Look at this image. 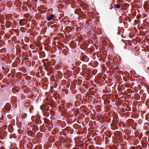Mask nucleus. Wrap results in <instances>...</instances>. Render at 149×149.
Segmentation results:
<instances>
[{"mask_svg":"<svg viewBox=\"0 0 149 149\" xmlns=\"http://www.w3.org/2000/svg\"><path fill=\"white\" fill-rule=\"evenodd\" d=\"M54 17V15L52 14H51L49 16H48L47 18V19L48 21H50L52 19L53 17Z\"/></svg>","mask_w":149,"mask_h":149,"instance_id":"1","label":"nucleus"},{"mask_svg":"<svg viewBox=\"0 0 149 149\" xmlns=\"http://www.w3.org/2000/svg\"><path fill=\"white\" fill-rule=\"evenodd\" d=\"M116 7L117 8H120V6L119 4H117L116 5Z\"/></svg>","mask_w":149,"mask_h":149,"instance_id":"2","label":"nucleus"}]
</instances>
